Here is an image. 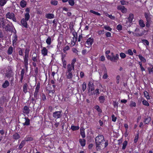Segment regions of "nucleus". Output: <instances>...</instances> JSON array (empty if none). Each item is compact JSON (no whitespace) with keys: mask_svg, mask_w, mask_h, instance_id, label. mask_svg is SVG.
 Segmentation results:
<instances>
[{"mask_svg":"<svg viewBox=\"0 0 153 153\" xmlns=\"http://www.w3.org/2000/svg\"><path fill=\"white\" fill-rule=\"evenodd\" d=\"M127 144V141L126 140H125L123 143V146H122V149L124 150L125 149L126 145Z\"/></svg>","mask_w":153,"mask_h":153,"instance_id":"obj_40","label":"nucleus"},{"mask_svg":"<svg viewBox=\"0 0 153 153\" xmlns=\"http://www.w3.org/2000/svg\"><path fill=\"white\" fill-rule=\"evenodd\" d=\"M104 140V137L102 135L98 136L95 138V142L97 150L100 149V145H102V143H103Z\"/></svg>","mask_w":153,"mask_h":153,"instance_id":"obj_1","label":"nucleus"},{"mask_svg":"<svg viewBox=\"0 0 153 153\" xmlns=\"http://www.w3.org/2000/svg\"><path fill=\"white\" fill-rule=\"evenodd\" d=\"M76 62V58H74L72 60V62L71 63V65H72V67L73 68V69H74V64Z\"/></svg>","mask_w":153,"mask_h":153,"instance_id":"obj_48","label":"nucleus"},{"mask_svg":"<svg viewBox=\"0 0 153 153\" xmlns=\"http://www.w3.org/2000/svg\"><path fill=\"white\" fill-rule=\"evenodd\" d=\"M37 56L36 53H34L32 55V60L34 62L37 61Z\"/></svg>","mask_w":153,"mask_h":153,"instance_id":"obj_22","label":"nucleus"},{"mask_svg":"<svg viewBox=\"0 0 153 153\" xmlns=\"http://www.w3.org/2000/svg\"><path fill=\"white\" fill-rule=\"evenodd\" d=\"M62 116L61 111H56L53 113V117L55 119H58L61 118Z\"/></svg>","mask_w":153,"mask_h":153,"instance_id":"obj_4","label":"nucleus"},{"mask_svg":"<svg viewBox=\"0 0 153 153\" xmlns=\"http://www.w3.org/2000/svg\"><path fill=\"white\" fill-rule=\"evenodd\" d=\"M25 141H31L33 140V138L31 137H26L25 138Z\"/></svg>","mask_w":153,"mask_h":153,"instance_id":"obj_41","label":"nucleus"},{"mask_svg":"<svg viewBox=\"0 0 153 153\" xmlns=\"http://www.w3.org/2000/svg\"><path fill=\"white\" fill-rule=\"evenodd\" d=\"M74 24L73 22H71L70 23V30H71V31H73L74 30Z\"/></svg>","mask_w":153,"mask_h":153,"instance_id":"obj_44","label":"nucleus"},{"mask_svg":"<svg viewBox=\"0 0 153 153\" xmlns=\"http://www.w3.org/2000/svg\"><path fill=\"white\" fill-rule=\"evenodd\" d=\"M51 38L49 36L48 37L46 40V42L48 45H50L51 44Z\"/></svg>","mask_w":153,"mask_h":153,"instance_id":"obj_36","label":"nucleus"},{"mask_svg":"<svg viewBox=\"0 0 153 153\" xmlns=\"http://www.w3.org/2000/svg\"><path fill=\"white\" fill-rule=\"evenodd\" d=\"M25 140H22L21 143H20V144L19 145V149H21L25 145Z\"/></svg>","mask_w":153,"mask_h":153,"instance_id":"obj_27","label":"nucleus"},{"mask_svg":"<svg viewBox=\"0 0 153 153\" xmlns=\"http://www.w3.org/2000/svg\"><path fill=\"white\" fill-rule=\"evenodd\" d=\"M142 103L143 105H146L147 106H149V103L145 100H143L142 102Z\"/></svg>","mask_w":153,"mask_h":153,"instance_id":"obj_54","label":"nucleus"},{"mask_svg":"<svg viewBox=\"0 0 153 153\" xmlns=\"http://www.w3.org/2000/svg\"><path fill=\"white\" fill-rule=\"evenodd\" d=\"M138 57H139V58L140 59V60H141V61H142L144 62H146V59L144 58V57H143V56H142V55H138Z\"/></svg>","mask_w":153,"mask_h":153,"instance_id":"obj_34","label":"nucleus"},{"mask_svg":"<svg viewBox=\"0 0 153 153\" xmlns=\"http://www.w3.org/2000/svg\"><path fill=\"white\" fill-rule=\"evenodd\" d=\"M72 34L74 36V37L73 38V42L74 43L76 42L77 40V35L76 32H73L72 33Z\"/></svg>","mask_w":153,"mask_h":153,"instance_id":"obj_17","label":"nucleus"},{"mask_svg":"<svg viewBox=\"0 0 153 153\" xmlns=\"http://www.w3.org/2000/svg\"><path fill=\"white\" fill-rule=\"evenodd\" d=\"M79 143L82 146H84L85 144V139H80L79 140Z\"/></svg>","mask_w":153,"mask_h":153,"instance_id":"obj_23","label":"nucleus"},{"mask_svg":"<svg viewBox=\"0 0 153 153\" xmlns=\"http://www.w3.org/2000/svg\"><path fill=\"white\" fill-rule=\"evenodd\" d=\"M72 65L70 64H68L67 67V70L66 72H71Z\"/></svg>","mask_w":153,"mask_h":153,"instance_id":"obj_29","label":"nucleus"},{"mask_svg":"<svg viewBox=\"0 0 153 153\" xmlns=\"http://www.w3.org/2000/svg\"><path fill=\"white\" fill-rule=\"evenodd\" d=\"M13 48L12 46H10L7 50V53L8 55L12 54L13 51Z\"/></svg>","mask_w":153,"mask_h":153,"instance_id":"obj_20","label":"nucleus"},{"mask_svg":"<svg viewBox=\"0 0 153 153\" xmlns=\"http://www.w3.org/2000/svg\"><path fill=\"white\" fill-rule=\"evenodd\" d=\"M144 94L145 97L147 99H150V97L149 95V94L147 91L144 92Z\"/></svg>","mask_w":153,"mask_h":153,"instance_id":"obj_45","label":"nucleus"},{"mask_svg":"<svg viewBox=\"0 0 153 153\" xmlns=\"http://www.w3.org/2000/svg\"><path fill=\"white\" fill-rule=\"evenodd\" d=\"M6 0H0V6H4L6 3Z\"/></svg>","mask_w":153,"mask_h":153,"instance_id":"obj_37","label":"nucleus"},{"mask_svg":"<svg viewBox=\"0 0 153 153\" xmlns=\"http://www.w3.org/2000/svg\"><path fill=\"white\" fill-rule=\"evenodd\" d=\"M29 58V56H24V64L25 65V68L26 69V70H27V69L28 68V59Z\"/></svg>","mask_w":153,"mask_h":153,"instance_id":"obj_8","label":"nucleus"},{"mask_svg":"<svg viewBox=\"0 0 153 153\" xmlns=\"http://www.w3.org/2000/svg\"><path fill=\"white\" fill-rule=\"evenodd\" d=\"M69 47L68 46H66L63 49L64 52V53H66V51L69 50Z\"/></svg>","mask_w":153,"mask_h":153,"instance_id":"obj_51","label":"nucleus"},{"mask_svg":"<svg viewBox=\"0 0 153 153\" xmlns=\"http://www.w3.org/2000/svg\"><path fill=\"white\" fill-rule=\"evenodd\" d=\"M13 76V71L11 69H8L6 71L5 76L8 78H10Z\"/></svg>","mask_w":153,"mask_h":153,"instance_id":"obj_6","label":"nucleus"},{"mask_svg":"<svg viewBox=\"0 0 153 153\" xmlns=\"http://www.w3.org/2000/svg\"><path fill=\"white\" fill-rule=\"evenodd\" d=\"M148 70L149 71V73L150 74L152 73L153 74V67L152 68H148Z\"/></svg>","mask_w":153,"mask_h":153,"instance_id":"obj_58","label":"nucleus"},{"mask_svg":"<svg viewBox=\"0 0 153 153\" xmlns=\"http://www.w3.org/2000/svg\"><path fill=\"white\" fill-rule=\"evenodd\" d=\"M6 17L7 18L12 19L14 22H16V21L14 14L13 13H8L6 15Z\"/></svg>","mask_w":153,"mask_h":153,"instance_id":"obj_5","label":"nucleus"},{"mask_svg":"<svg viewBox=\"0 0 153 153\" xmlns=\"http://www.w3.org/2000/svg\"><path fill=\"white\" fill-rule=\"evenodd\" d=\"M120 56L122 59H124L126 57V55L123 53H120Z\"/></svg>","mask_w":153,"mask_h":153,"instance_id":"obj_53","label":"nucleus"},{"mask_svg":"<svg viewBox=\"0 0 153 153\" xmlns=\"http://www.w3.org/2000/svg\"><path fill=\"white\" fill-rule=\"evenodd\" d=\"M151 120V119L150 117H147L145 119L144 122L146 124H148L150 122Z\"/></svg>","mask_w":153,"mask_h":153,"instance_id":"obj_35","label":"nucleus"},{"mask_svg":"<svg viewBox=\"0 0 153 153\" xmlns=\"http://www.w3.org/2000/svg\"><path fill=\"white\" fill-rule=\"evenodd\" d=\"M120 77L119 75H117L116 77V79L117 80V84H119L120 82Z\"/></svg>","mask_w":153,"mask_h":153,"instance_id":"obj_62","label":"nucleus"},{"mask_svg":"<svg viewBox=\"0 0 153 153\" xmlns=\"http://www.w3.org/2000/svg\"><path fill=\"white\" fill-rule=\"evenodd\" d=\"M13 138L15 140H17L20 138L19 135L17 133L14 134L13 136Z\"/></svg>","mask_w":153,"mask_h":153,"instance_id":"obj_24","label":"nucleus"},{"mask_svg":"<svg viewBox=\"0 0 153 153\" xmlns=\"http://www.w3.org/2000/svg\"><path fill=\"white\" fill-rule=\"evenodd\" d=\"M45 16L48 19H52L54 17V15L52 14H47Z\"/></svg>","mask_w":153,"mask_h":153,"instance_id":"obj_26","label":"nucleus"},{"mask_svg":"<svg viewBox=\"0 0 153 153\" xmlns=\"http://www.w3.org/2000/svg\"><path fill=\"white\" fill-rule=\"evenodd\" d=\"M30 109L27 106H25L24 107L23 109V112L24 113L28 114L29 113Z\"/></svg>","mask_w":153,"mask_h":153,"instance_id":"obj_15","label":"nucleus"},{"mask_svg":"<svg viewBox=\"0 0 153 153\" xmlns=\"http://www.w3.org/2000/svg\"><path fill=\"white\" fill-rule=\"evenodd\" d=\"M25 19H24L25 20L28 21L29 19L30 18L29 14H28V13H26L25 15Z\"/></svg>","mask_w":153,"mask_h":153,"instance_id":"obj_43","label":"nucleus"},{"mask_svg":"<svg viewBox=\"0 0 153 153\" xmlns=\"http://www.w3.org/2000/svg\"><path fill=\"white\" fill-rule=\"evenodd\" d=\"M90 11L91 13H94L95 15H97L100 16V13H98L97 12H95L93 10H91Z\"/></svg>","mask_w":153,"mask_h":153,"instance_id":"obj_50","label":"nucleus"},{"mask_svg":"<svg viewBox=\"0 0 153 153\" xmlns=\"http://www.w3.org/2000/svg\"><path fill=\"white\" fill-rule=\"evenodd\" d=\"M119 58V55L118 54H117L116 56H112L111 61L113 62H117Z\"/></svg>","mask_w":153,"mask_h":153,"instance_id":"obj_10","label":"nucleus"},{"mask_svg":"<svg viewBox=\"0 0 153 153\" xmlns=\"http://www.w3.org/2000/svg\"><path fill=\"white\" fill-rule=\"evenodd\" d=\"M42 54L44 56H45L47 55L48 50L45 47H43L41 51Z\"/></svg>","mask_w":153,"mask_h":153,"instance_id":"obj_16","label":"nucleus"},{"mask_svg":"<svg viewBox=\"0 0 153 153\" xmlns=\"http://www.w3.org/2000/svg\"><path fill=\"white\" fill-rule=\"evenodd\" d=\"M39 92V91H35L34 94V97L35 98L36 100L37 99V95H38V93Z\"/></svg>","mask_w":153,"mask_h":153,"instance_id":"obj_47","label":"nucleus"},{"mask_svg":"<svg viewBox=\"0 0 153 153\" xmlns=\"http://www.w3.org/2000/svg\"><path fill=\"white\" fill-rule=\"evenodd\" d=\"M86 88V84L85 82H84L82 85V90L84 91Z\"/></svg>","mask_w":153,"mask_h":153,"instance_id":"obj_49","label":"nucleus"},{"mask_svg":"<svg viewBox=\"0 0 153 153\" xmlns=\"http://www.w3.org/2000/svg\"><path fill=\"white\" fill-rule=\"evenodd\" d=\"M81 134L83 138H84L85 136V134L84 133V130L83 129H81Z\"/></svg>","mask_w":153,"mask_h":153,"instance_id":"obj_42","label":"nucleus"},{"mask_svg":"<svg viewBox=\"0 0 153 153\" xmlns=\"http://www.w3.org/2000/svg\"><path fill=\"white\" fill-rule=\"evenodd\" d=\"M26 4V3L23 0L21 1L20 2V5L22 7H25Z\"/></svg>","mask_w":153,"mask_h":153,"instance_id":"obj_38","label":"nucleus"},{"mask_svg":"<svg viewBox=\"0 0 153 153\" xmlns=\"http://www.w3.org/2000/svg\"><path fill=\"white\" fill-rule=\"evenodd\" d=\"M118 9L120 10L123 13H126L127 11V9L123 6H118Z\"/></svg>","mask_w":153,"mask_h":153,"instance_id":"obj_13","label":"nucleus"},{"mask_svg":"<svg viewBox=\"0 0 153 153\" xmlns=\"http://www.w3.org/2000/svg\"><path fill=\"white\" fill-rule=\"evenodd\" d=\"M25 122L23 123V125L24 126H28L30 124V120L27 117H25Z\"/></svg>","mask_w":153,"mask_h":153,"instance_id":"obj_19","label":"nucleus"},{"mask_svg":"<svg viewBox=\"0 0 153 153\" xmlns=\"http://www.w3.org/2000/svg\"><path fill=\"white\" fill-rule=\"evenodd\" d=\"M144 16L146 19V26L148 27L150 26L151 21V15L149 13H145Z\"/></svg>","mask_w":153,"mask_h":153,"instance_id":"obj_2","label":"nucleus"},{"mask_svg":"<svg viewBox=\"0 0 153 153\" xmlns=\"http://www.w3.org/2000/svg\"><path fill=\"white\" fill-rule=\"evenodd\" d=\"M54 92L55 91L54 90H49L48 93L49 95L51 97H53V96Z\"/></svg>","mask_w":153,"mask_h":153,"instance_id":"obj_32","label":"nucleus"},{"mask_svg":"<svg viewBox=\"0 0 153 153\" xmlns=\"http://www.w3.org/2000/svg\"><path fill=\"white\" fill-rule=\"evenodd\" d=\"M134 17V15L133 14L130 13L129 14V17L127 19L128 21H126V22L125 25L127 26H129L130 23H131L132 22V20Z\"/></svg>","mask_w":153,"mask_h":153,"instance_id":"obj_3","label":"nucleus"},{"mask_svg":"<svg viewBox=\"0 0 153 153\" xmlns=\"http://www.w3.org/2000/svg\"><path fill=\"white\" fill-rule=\"evenodd\" d=\"M138 137L139 135L138 134H137V135L135 137L134 140V142L135 143L137 142L138 139Z\"/></svg>","mask_w":153,"mask_h":153,"instance_id":"obj_63","label":"nucleus"},{"mask_svg":"<svg viewBox=\"0 0 153 153\" xmlns=\"http://www.w3.org/2000/svg\"><path fill=\"white\" fill-rule=\"evenodd\" d=\"M130 106L131 107H135L136 106V103L134 102L131 101L130 104Z\"/></svg>","mask_w":153,"mask_h":153,"instance_id":"obj_56","label":"nucleus"},{"mask_svg":"<svg viewBox=\"0 0 153 153\" xmlns=\"http://www.w3.org/2000/svg\"><path fill=\"white\" fill-rule=\"evenodd\" d=\"M69 4L72 6H73L74 4V0H68Z\"/></svg>","mask_w":153,"mask_h":153,"instance_id":"obj_46","label":"nucleus"},{"mask_svg":"<svg viewBox=\"0 0 153 153\" xmlns=\"http://www.w3.org/2000/svg\"><path fill=\"white\" fill-rule=\"evenodd\" d=\"M142 41L143 43H146L147 45H149V42L147 40L143 39Z\"/></svg>","mask_w":153,"mask_h":153,"instance_id":"obj_61","label":"nucleus"},{"mask_svg":"<svg viewBox=\"0 0 153 153\" xmlns=\"http://www.w3.org/2000/svg\"><path fill=\"white\" fill-rule=\"evenodd\" d=\"M128 53L130 55H133V53L132 51L130 49L128 50Z\"/></svg>","mask_w":153,"mask_h":153,"instance_id":"obj_60","label":"nucleus"},{"mask_svg":"<svg viewBox=\"0 0 153 153\" xmlns=\"http://www.w3.org/2000/svg\"><path fill=\"white\" fill-rule=\"evenodd\" d=\"M139 23L140 27H143L145 26V25L143 21L142 20H140L139 21Z\"/></svg>","mask_w":153,"mask_h":153,"instance_id":"obj_31","label":"nucleus"},{"mask_svg":"<svg viewBox=\"0 0 153 153\" xmlns=\"http://www.w3.org/2000/svg\"><path fill=\"white\" fill-rule=\"evenodd\" d=\"M51 3L52 5H56L57 4L58 1L56 0H52L51 1Z\"/></svg>","mask_w":153,"mask_h":153,"instance_id":"obj_39","label":"nucleus"},{"mask_svg":"<svg viewBox=\"0 0 153 153\" xmlns=\"http://www.w3.org/2000/svg\"><path fill=\"white\" fill-rule=\"evenodd\" d=\"M112 120L114 122H115L116 120V117H115L114 115H112Z\"/></svg>","mask_w":153,"mask_h":153,"instance_id":"obj_64","label":"nucleus"},{"mask_svg":"<svg viewBox=\"0 0 153 153\" xmlns=\"http://www.w3.org/2000/svg\"><path fill=\"white\" fill-rule=\"evenodd\" d=\"M40 83L39 82L37 83L35 89V90L39 91L40 88Z\"/></svg>","mask_w":153,"mask_h":153,"instance_id":"obj_55","label":"nucleus"},{"mask_svg":"<svg viewBox=\"0 0 153 153\" xmlns=\"http://www.w3.org/2000/svg\"><path fill=\"white\" fill-rule=\"evenodd\" d=\"M94 39L93 38H90L86 41V45L87 46H91L93 43Z\"/></svg>","mask_w":153,"mask_h":153,"instance_id":"obj_12","label":"nucleus"},{"mask_svg":"<svg viewBox=\"0 0 153 153\" xmlns=\"http://www.w3.org/2000/svg\"><path fill=\"white\" fill-rule=\"evenodd\" d=\"M108 76L106 69L105 68L104 74L102 78L104 79H106L108 77Z\"/></svg>","mask_w":153,"mask_h":153,"instance_id":"obj_30","label":"nucleus"},{"mask_svg":"<svg viewBox=\"0 0 153 153\" xmlns=\"http://www.w3.org/2000/svg\"><path fill=\"white\" fill-rule=\"evenodd\" d=\"M74 90V88L71 87V86H69L66 90V91L68 93V94L70 95L72 94Z\"/></svg>","mask_w":153,"mask_h":153,"instance_id":"obj_11","label":"nucleus"},{"mask_svg":"<svg viewBox=\"0 0 153 153\" xmlns=\"http://www.w3.org/2000/svg\"><path fill=\"white\" fill-rule=\"evenodd\" d=\"M9 82L7 80H6L3 84L2 87L4 88H6L7 86H9Z\"/></svg>","mask_w":153,"mask_h":153,"instance_id":"obj_28","label":"nucleus"},{"mask_svg":"<svg viewBox=\"0 0 153 153\" xmlns=\"http://www.w3.org/2000/svg\"><path fill=\"white\" fill-rule=\"evenodd\" d=\"M100 102L101 103H103L104 102L105 99L104 96H100L99 97Z\"/></svg>","mask_w":153,"mask_h":153,"instance_id":"obj_21","label":"nucleus"},{"mask_svg":"<svg viewBox=\"0 0 153 153\" xmlns=\"http://www.w3.org/2000/svg\"><path fill=\"white\" fill-rule=\"evenodd\" d=\"M66 76L67 79H71L73 76L72 72H66Z\"/></svg>","mask_w":153,"mask_h":153,"instance_id":"obj_18","label":"nucleus"},{"mask_svg":"<svg viewBox=\"0 0 153 153\" xmlns=\"http://www.w3.org/2000/svg\"><path fill=\"white\" fill-rule=\"evenodd\" d=\"M88 86L89 89L88 91V92H90L91 91H92L94 90V85L92 82H89L88 84Z\"/></svg>","mask_w":153,"mask_h":153,"instance_id":"obj_9","label":"nucleus"},{"mask_svg":"<svg viewBox=\"0 0 153 153\" xmlns=\"http://www.w3.org/2000/svg\"><path fill=\"white\" fill-rule=\"evenodd\" d=\"M27 83H25L24 85L23 86V91L25 93L27 92Z\"/></svg>","mask_w":153,"mask_h":153,"instance_id":"obj_25","label":"nucleus"},{"mask_svg":"<svg viewBox=\"0 0 153 153\" xmlns=\"http://www.w3.org/2000/svg\"><path fill=\"white\" fill-rule=\"evenodd\" d=\"M29 49H27V48H26L25 49V56H29L28 54H29Z\"/></svg>","mask_w":153,"mask_h":153,"instance_id":"obj_52","label":"nucleus"},{"mask_svg":"<svg viewBox=\"0 0 153 153\" xmlns=\"http://www.w3.org/2000/svg\"><path fill=\"white\" fill-rule=\"evenodd\" d=\"M79 127L78 126H72L71 127V129L73 131L78 130L79 129Z\"/></svg>","mask_w":153,"mask_h":153,"instance_id":"obj_33","label":"nucleus"},{"mask_svg":"<svg viewBox=\"0 0 153 153\" xmlns=\"http://www.w3.org/2000/svg\"><path fill=\"white\" fill-rule=\"evenodd\" d=\"M5 29L7 31H11L13 30V26L10 24H7L5 27Z\"/></svg>","mask_w":153,"mask_h":153,"instance_id":"obj_7","label":"nucleus"},{"mask_svg":"<svg viewBox=\"0 0 153 153\" xmlns=\"http://www.w3.org/2000/svg\"><path fill=\"white\" fill-rule=\"evenodd\" d=\"M104 28L106 30L110 31L112 30L111 28L110 27L108 26H105Z\"/></svg>","mask_w":153,"mask_h":153,"instance_id":"obj_59","label":"nucleus"},{"mask_svg":"<svg viewBox=\"0 0 153 153\" xmlns=\"http://www.w3.org/2000/svg\"><path fill=\"white\" fill-rule=\"evenodd\" d=\"M117 28L118 30H121L122 29V26L121 25L119 24L117 26Z\"/></svg>","mask_w":153,"mask_h":153,"instance_id":"obj_57","label":"nucleus"},{"mask_svg":"<svg viewBox=\"0 0 153 153\" xmlns=\"http://www.w3.org/2000/svg\"><path fill=\"white\" fill-rule=\"evenodd\" d=\"M27 20H25L24 19H22L21 21V23L22 25L25 28H27V24L26 22Z\"/></svg>","mask_w":153,"mask_h":153,"instance_id":"obj_14","label":"nucleus"}]
</instances>
